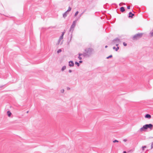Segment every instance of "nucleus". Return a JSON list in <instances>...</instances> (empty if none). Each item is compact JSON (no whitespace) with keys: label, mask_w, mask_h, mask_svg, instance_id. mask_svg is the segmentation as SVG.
Wrapping results in <instances>:
<instances>
[{"label":"nucleus","mask_w":153,"mask_h":153,"mask_svg":"<svg viewBox=\"0 0 153 153\" xmlns=\"http://www.w3.org/2000/svg\"><path fill=\"white\" fill-rule=\"evenodd\" d=\"M67 90H70V88L69 87H67Z\"/></svg>","instance_id":"2f4dec72"},{"label":"nucleus","mask_w":153,"mask_h":153,"mask_svg":"<svg viewBox=\"0 0 153 153\" xmlns=\"http://www.w3.org/2000/svg\"><path fill=\"white\" fill-rule=\"evenodd\" d=\"M7 115L8 116H9V117H10L11 114V112L10 111H8L7 112Z\"/></svg>","instance_id":"2eb2a0df"},{"label":"nucleus","mask_w":153,"mask_h":153,"mask_svg":"<svg viewBox=\"0 0 153 153\" xmlns=\"http://www.w3.org/2000/svg\"><path fill=\"white\" fill-rule=\"evenodd\" d=\"M119 47H117V48H116L115 47H114L113 48V49L114 50L115 49L116 51H117L119 49Z\"/></svg>","instance_id":"4468645a"},{"label":"nucleus","mask_w":153,"mask_h":153,"mask_svg":"<svg viewBox=\"0 0 153 153\" xmlns=\"http://www.w3.org/2000/svg\"><path fill=\"white\" fill-rule=\"evenodd\" d=\"M68 14V13H67V12H65V13H63V17L64 18H65L67 16V15Z\"/></svg>","instance_id":"1a4fd4ad"},{"label":"nucleus","mask_w":153,"mask_h":153,"mask_svg":"<svg viewBox=\"0 0 153 153\" xmlns=\"http://www.w3.org/2000/svg\"><path fill=\"white\" fill-rule=\"evenodd\" d=\"M79 13V12L78 11H77L75 13V14H74V16H76L77 15V14H78Z\"/></svg>","instance_id":"6ab92c4d"},{"label":"nucleus","mask_w":153,"mask_h":153,"mask_svg":"<svg viewBox=\"0 0 153 153\" xmlns=\"http://www.w3.org/2000/svg\"><path fill=\"white\" fill-rule=\"evenodd\" d=\"M74 65V64L73 61H70L69 62V66L70 67L73 66Z\"/></svg>","instance_id":"0eeeda50"},{"label":"nucleus","mask_w":153,"mask_h":153,"mask_svg":"<svg viewBox=\"0 0 153 153\" xmlns=\"http://www.w3.org/2000/svg\"><path fill=\"white\" fill-rule=\"evenodd\" d=\"M75 64L76 65L78 66H79V63L77 62H75Z\"/></svg>","instance_id":"aec40b11"},{"label":"nucleus","mask_w":153,"mask_h":153,"mask_svg":"<svg viewBox=\"0 0 153 153\" xmlns=\"http://www.w3.org/2000/svg\"><path fill=\"white\" fill-rule=\"evenodd\" d=\"M120 10L122 12H123L125 11V9L123 7H120Z\"/></svg>","instance_id":"f8f14e48"},{"label":"nucleus","mask_w":153,"mask_h":153,"mask_svg":"<svg viewBox=\"0 0 153 153\" xmlns=\"http://www.w3.org/2000/svg\"><path fill=\"white\" fill-rule=\"evenodd\" d=\"M79 56L78 57L79 59V60H81L82 59V57L80 56H83V53H79Z\"/></svg>","instance_id":"9b49d317"},{"label":"nucleus","mask_w":153,"mask_h":153,"mask_svg":"<svg viewBox=\"0 0 153 153\" xmlns=\"http://www.w3.org/2000/svg\"><path fill=\"white\" fill-rule=\"evenodd\" d=\"M112 57V55H110V56H108L106 57L107 59H108L109 58H111Z\"/></svg>","instance_id":"412c9836"},{"label":"nucleus","mask_w":153,"mask_h":153,"mask_svg":"<svg viewBox=\"0 0 153 153\" xmlns=\"http://www.w3.org/2000/svg\"><path fill=\"white\" fill-rule=\"evenodd\" d=\"M62 51V50L61 49H59L57 51V53H59L60 52H61Z\"/></svg>","instance_id":"4be33fe9"},{"label":"nucleus","mask_w":153,"mask_h":153,"mask_svg":"<svg viewBox=\"0 0 153 153\" xmlns=\"http://www.w3.org/2000/svg\"><path fill=\"white\" fill-rule=\"evenodd\" d=\"M71 7H69L68 10L66 12H67V13H68V12H69L71 10Z\"/></svg>","instance_id":"f3484780"},{"label":"nucleus","mask_w":153,"mask_h":153,"mask_svg":"<svg viewBox=\"0 0 153 153\" xmlns=\"http://www.w3.org/2000/svg\"><path fill=\"white\" fill-rule=\"evenodd\" d=\"M127 8L128 9H130V6H128L127 7Z\"/></svg>","instance_id":"c85d7f7f"},{"label":"nucleus","mask_w":153,"mask_h":153,"mask_svg":"<svg viewBox=\"0 0 153 153\" xmlns=\"http://www.w3.org/2000/svg\"><path fill=\"white\" fill-rule=\"evenodd\" d=\"M113 143L118 142L119 141L116 140H115L113 141Z\"/></svg>","instance_id":"b1692460"},{"label":"nucleus","mask_w":153,"mask_h":153,"mask_svg":"<svg viewBox=\"0 0 153 153\" xmlns=\"http://www.w3.org/2000/svg\"><path fill=\"white\" fill-rule=\"evenodd\" d=\"M134 15V14L132 13L131 12H130L129 13V16L128 17L129 18H132Z\"/></svg>","instance_id":"6e6552de"},{"label":"nucleus","mask_w":153,"mask_h":153,"mask_svg":"<svg viewBox=\"0 0 153 153\" xmlns=\"http://www.w3.org/2000/svg\"><path fill=\"white\" fill-rule=\"evenodd\" d=\"M105 48H106L108 47V46L107 45H106L105 47Z\"/></svg>","instance_id":"f704fd0d"},{"label":"nucleus","mask_w":153,"mask_h":153,"mask_svg":"<svg viewBox=\"0 0 153 153\" xmlns=\"http://www.w3.org/2000/svg\"><path fill=\"white\" fill-rule=\"evenodd\" d=\"M69 73H71V72H72V70H69Z\"/></svg>","instance_id":"473e14b6"},{"label":"nucleus","mask_w":153,"mask_h":153,"mask_svg":"<svg viewBox=\"0 0 153 153\" xmlns=\"http://www.w3.org/2000/svg\"><path fill=\"white\" fill-rule=\"evenodd\" d=\"M149 35L151 37L153 36V29L150 32Z\"/></svg>","instance_id":"ddd939ff"},{"label":"nucleus","mask_w":153,"mask_h":153,"mask_svg":"<svg viewBox=\"0 0 153 153\" xmlns=\"http://www.w3.org/2000/svg\"><path fill=\"white\" fill-rule=\"evenodd\" d=\"M28 112L29 111H27V113H28Z\"/></svg>","instance_id":"e433bc0d"},{"label":"nucleus","mask_w":153,"mask_h":153,"mask_svg":"<svg viewBox=\"0 0 153 153\" xmlns=\"http://www.w3.org/2000/svg\"><path fill=\"white\" fill-rule=\"evenodd\" d=\"M76 20H75L73 21V22L71 27H70V29L69 30L70 31H72V32L74 30V27H75V26H76Z\"/></svg>","instance_id":"20e7f679"},{"label":"nucleus","mask_w":153,"mask_h":153,"mask_svg":"<svg viewBox=\"0 0 153 153\" xmlns=\"http://www.w3.org/2000/svg\"><path fill=\"white\" fill-rule=\"evenodd\" d=\"M123 153H126V151H124Z\"/></svg>","instance_id":"c9c22d12"},{"label":"nucleus","mask_w":153,"mask_h":153,"mask_svg":"<svg viewBox=\"0 0 153 153\" xmlns=\"http://www.w3.org/2000/svg\"><path fill=\"white\" fill-rule=\"evenodd\" d=\"M93 51V49L91 48L85 49V52L83 53V56L86 57H89L92 54Z\"/></svg>","instance_id":"f257e3e1"},{"label":"nucleus","mask_w":153,"mask_h":153,"mask_svg":"<svg viewBox=\"0 0 153 153\" xmlns=\"http://www.w3.org/2000/svg\"><path fill=\"white\" fill-rule=\"evenodd\" d=\"M82 62V61H81V60H80V61H79V62L80 63H81Z\"/></svg>","instance_id":"72a5a7b5"},{"label":"nucleus","mask_w":153,"mask_h":153,"mask_svg":"<svg viewBox=\"0 0 153 153\" xmlns=\"http://www.w3.org/2000/svg\"><path fill=\"white\" fill-rule=\"evenodd\" d=\"M123 141L124 142H126L127 141V140L126 139H124L123 140Z\"/></svg>","instance_id":"c756f323"},{"label":"nucleus","mask_w":153,"mask_h":153,"mask_svg":"<svg viewBox=\"0 0 153 153\" xmlns=\"http://www.w3.org/2000/svg\"><path fill=\"white\" fill-rule=\"evenodd\" d=\"M63 36L62 35H61L60 37H59V39L58 40V42H57V43L56 44V45H59L60 44V42L61 41V40L62 39H63Z\"/></svg>","instance_id":"423d86ee"},{"label":"nucleus","mask_w":153,"mask_h":153,"mask_svg":"<svg viewBox=\"0 0 153 153\" xmlns=\"http://www.w3.org/2000/svg\"><path fill=\"white\" fill-rule=\"evenodd\" d=\"M120 39L118 38H116L114 39L112 42V44L113 45H115L118 42H120Z\"/></svg>","instance_id":"39448f33"},{"label":"nucleus","mask_w":153,"mask_h":153,"mask_svg":"<svg viewBox=\"0 0 153 153\" xmlns=\"http://www.w3.org/2000/svg\"><path fill=\"white\" fill-rule=\"evenodd\" d=\"M145 117L146 118H148V119H150V118H151V115L149 114H146L145 116Z\"/></svg>","instance_id":"9d476101"},{"label":"nucleus","mask_w":153,"mask_h":153,"mask_svg":"<svg viewBox=\"0 0 153 153\" xmlns=\"http://www.w3.org/2000/svg\"><path fill=\"white\" fill-rule=\"evenodd\" d=\"M123 45L125 46H126L127 45V44L126 43H125V42H124L123 43Z\"/></svg>","instance_id":"a878e982"},{"label":"nucleus","mask_w":153,"mask_h":153,"mask_svg":"<svg viewBox=\"0 0 153 153\" xmlns=\"http://www.w3.org/2000/svg\"><path fill=\"white\" fill-rule=\"evenodd\" d=\"M153 148V142L152 143L151 145V149H152Z\"/></svg>","instance_id":"5701e85b"},{"label":"nucleus","mask_w":153,"mask_h":153,"mask_svg":"<svg viewBox=\"0 0 153 153\" xmlns=\"http://www.w3.org/2000/svg\"><path fill=\"white\" fill-rule=\"evenodd\" d=\"M119 42H118V43H116V44H115V45H116L118 47V45H119Z\"/></svg>","instance_id":"cd10ccee"},{"label":"nucleus","mask_w":153,"mask_h":153,"mask_svg":"<svg viewBox=\"0 0 153 153\" xmlns=\"http://www.w3.org/2000/svg\"><path fill=\"white\" fill-rule=\"evenodd\" d=\"M62 42L61 43V44H62Z\"/></svg>","instance_id":"4c0bfd02"},{"label":"nucleus","mask_w":153,"mask_h":153,"mask_svg":"<svg viewBox=\"0 0 153 153\" xmlns=\"http://www.w3.org/2000/svg\"><path fill=\"white\" fill-rule=\"evenodd\" d=\"M84 12H83L80 15V16H79V17H80L82 16V14Z\"/></svg>","instance_id":"7c9ffc66"},{"label":"nucleus","mask_w":153,"mask_h":153,"mask_svg":"<svg viewBox=\"0 0 153 153\" xmlns=\"http://www.w3.org/2000/svg\"><path fill=\"white\" fill-rule=\"evenodd\" d=\"M65 33V31L64 30V31H63L62 32V34L61 35H62L63 36L64 34Z\"/></svg>","instance_id":"393cba45"},{"label":"nucleus","mask_w":153,"mask_h":153,"mask_svg":"<svg viewBox=\"0 0 153 153\" xmlns=\"http://www.w3.org/2000/svg\"><path fill=\"white\" fill-rule=\"evenodd\" d=\"M143 33H138L135 34L132 38L133 40H137L142 37Z\"/></svg>","instance_id":"7ed1b4c3"},{"label":"nucleus","mask_w":153,"mask_h":153,"mask_svg":"<svg viewBox=\"0 0 153 153\" xmlns=\"http://www.w3.org/2000/svg\"><path fill=\"white\" fill-rule=\"evenodd\" d=\"M66 68V66H64L62 67L61 69V71H63L65 70Z\"/></svg>","instance_id":"dca6fc26"},{"label":"nucleus","mask_w":153,"mask_h":153,"mask_svg":"<svg viewBox=\"0 0 153 153\" xmlns=\"http://www.w3.org/2000/svg\"><path fill=\"white\" fill-rule=\"evenodd\" d=\"M64 91V90L63 89H62L61 90V93H63Z\"/></svg>","instance_id":"bb28decb"},{"label":"nucleus","mask_w":153,"mask_h":153,"mask_svg":"<svg viewBox=\"0 0 153 153\" xmlns=\"http://www.w3.org/2000/svg\"><path fill=\"white\" fill-rule=\"evenodd\" d=\"M153 127V125L151 124H146L144 125L142 128H140L138 131L140 132L143 131L148 128H149L152 130V129Z\"/></svg>","instance_id":"f03ea898"},{"label":"nucleus","mask_w":153,"mask_h":153,"mask_svg":"<svg viewBox=\"0 0 153 153\" xmlns=\"http://www.w3.org/2000/svg\"><path fill=\"white\" fill-rule=\"evenodd\" d=\"M119 5H120H120H121V4H119Z\"/></svg>","instance_id":"58836bf2"},{"label":"nucleus","mask_w":153,"mask_h":153,"mask_svg":"<svg viewBox=\"0 0 153 153\" xmlns=\"http://www.w3.org/2000/svg\"><path fill=\"white\" fill-rule=\"evenodd\" d=\"M146 148V146H142V150L143 151H144V149L145 148Z\"/></svg>","instance_id":"a211bd4d"}]
</instances>
